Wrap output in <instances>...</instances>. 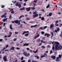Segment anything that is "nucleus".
Listing matches in <instances>:
<instances>
[{"label":"nucleus","instance_id":"f257e3e1","mask_svg":"<svg viewBox=\"0 0 62 62\" xmlns=\"http://www.w3.org/2000/svg\"><path fill=\"white\" fill-rule=\"evenodd\" d=\"M54 43L56 44L55 49L56 50H59V49H62V46L61 45H60L58 46L59 45V43L57 42H55Z\"/></svg>","mask_w":62,"mask_h":62},{"label":"nucleus","instance_id":"f03ea898","mask_svg":"<svg viewBox=\"0 0 62 62\" xmlns=\"http://www.w3.org/2000/svg\"><path fill=\"white\" fill-rule=\"evenodd\" d=\"M54 24H51L50 26V29H52V28H54Z\"/></svg>","mask_w":62,"mask_h":62},{"label":"nucleus","instance_id":"7ed1b4c3","mask_svg":"<svg viewBox=\"0 0 62 62\" xmlns=\"http://www.w3.org/2000/svg\"><path fill=\"white\" fill-rule=\"evenodd\" d=\"M3 59L4 62H6L7 60V56H4L3 57Z\"/></svg>","mask_w":62,"mask_h":62},{"label":"nucleus","instance_id":"20e7f679","mask_svg":"<svg viewBox=\"0 0 62 62\" xmlns=\"http://www.w3.org/2000/svg\"><path fill=\"white\" fill-rule=\"evenodd\" d=\"M39 16V14H36L33 15V18H36Z\"/></svg>","mask_w":62,"mask_h":62},{"label":"nucleus","instance_id":"39448f33","mask_svg":"<svg viewBox=\"0 0 62 62\" xmlns=\"http://www.w3.org/2000/svg\"><path fill=\"white\" fill-rule=\"evenodd\" d=\"M40 42L41 43H44V44H46V42H47V41H44L43 40H41Z\"/></svg>","mask_w":62,"mask_h":62},{"label":"nucleus","instance_id":"423d86ee","mask_svg":"<svg viewBox=\"0 0 62 62\" xmlns=\"http://www.w3.org/2000/svg\"><path fill=\"white\" fill-rule=\"evenodd\" d=\"M29 45V43H25L23 45V46H27Z\"/></svg>","mask_w":62,"mask_h":62},{"label":"nucleus","instance_id":"0eeeda50","mask_svg":"<svg viewBox=\"0 0 62 62\" xmlns=\"http://www.w3.org/2000/svg\"><path fill=\"white\" fill-rule=\"evenodd\" d=\"M40 36V35L39 34H38L36 36H35L34 37V39H36V38H39V36Z\"/></svg>","mask_w":62,"mask_h":62},{"label":"nucleus","instance_id":"6e6552de","mask_svg":"<svg viewBox=\"0 0 62 62\" xmlns=\"http://www.w3.org/2000/svg\"><path fill=\"white\" fill-rule=\"evenodd\" d=\"M30 7H29V8H26V10L27 11H29L30 10Z\"/></svg>","mask_w":62,"mask_h":62},{"label":"nucleus","instance_id":"1a4fd4ad","mask_svg":"<svg viewBox=\"0 0 62 62\" xmlns=\"http://www.w3.org/2000/svg\"><path fill=\"white\" fill-rule=\"evenodd\" d=\"M27 53V52H26V51H24L23 53V55H24V56H25L26 55Z\"/></svg>","mask_w":62,"mask_h":62},{"label":"nucleus","instance_id":"9d476101","mask_svg":"<svg viewBox=\"0 0 62 62\" xmlns=\"http://www.w3.org/2000/svg\"><path fill=\"white\" fill-rule=\"evenodd\" d=\"M51 58H52L53 60H54V59H55V58H56V57L55 56H51Z\"/></svg>","mask_w":62,"mask_h":62},{"label":"nucleus","instance_id":"9b49d317","mask_svg":"<svg viewBox=\"0 0 62 62\" xmlns=\"http://www.w3.org/2000/svg\"><path fill=\"white\" fill-rule=\"evenodd\" d=\"M14 22L15 23H19V21L18 20H15L14 21Z\"/></svg>","mask_w":62,"mask_h":62},{"label":"nucleus","instance_id":"f8f14e48","mask_svg":"<svg viewBox=\"0 0 62 62\" xmlns=\"http://www.w3.org/2000/svg\"><path fill=\"white\" fill-rule=\"evenodd\" d=\"M29 32L28 31H24L23 33L22 34V35H24L25 33H29Z\"/></svg>","mask_w":62,"mask_h":62},{"label":"nucleus","instance_id":"ddd939ff","mask_svg":"<svg viewBox=\"0 0 62 62\" xmlns=\"http://www.w3.org/2000/svg\"><path fill=\"white\" fill-rule=\"evenodd\" d=\"M14 47H12L10 49V51L11 50H13V51H14Z\"/></svg>","mask_w":62,"mask_h":62},{"label":"nucleus","instance_id":"4468645a","mask_svg":"<svg viewBox=\"0 0 62 62\" xmlns=\"http://www.w3.org/2000/svg\"><path fill=\"white\" fill-rule=\"evenodd\" d=\"M26 55V57H28V56H30V54L29 53H27V54Z\"/></svg>","mask_w":62,"mask_h":62},{"label":"nucleus","instance_id":"2eb2a0df","mask_svg":"<svg viewBox=\"0 0 62 62\" xmlns=\"http://www.w3.org/2000/svg\"><path fill=\"white\" fill-rule=\"evenodd\" d=\"M18 6V7L19 8H21L22 6V5H21V3H19Z\"/></svg>","mask_w":62,"mask_h":62},{"label":"nucleus","instance_id":"dca6fc26","mask_svg":"<svg viewBox=\"0 0 62 62\" xmlns=\"http://www.w3.org/2000/svg\"><path fill=\"white\" fill-rule=\"evenodd\" d=\"M37 25H35L34 26H31V28H33V27H37Z\"/></svg>","mask_w":62,"mask_h":62},{"label":"nucleus","instance_id":"f3484780","mask_svg":"<svg viewBox=\"0 0 62 62\" xmlns=\"http://www.w3.org/2000/svg\"><path fill=\"white\" fill-rule=\"evenodd\" d=\"M24 9H25V8L24 7H23L22 8H21L20 9V10H24Z\"/></svg>","mask_w":62,"mask_h":62},{"label":"nucleus","instance_id":"a211bd4d","mask_svg":"<svg viewBox=\"0 0 62 62\" xmlns=\"http://www.w3.org/2000/svg\"><path fill=\"white\" fill-rule=\"evenodd\" d=\"M7 19H8V18H7L4 19L3 20V22H6V20H7Z\"/></svg>","mask_w":62,"mask_h":62},{"label":"nucleus","instance_id":"6ab92c4d","mask_svg":"<svg viewBox=\"0 0 62 62\" xmlns=\"http://www.w3.org/2000/svg\"><path fill=\"white\" fill-rule=\"evenodd\" d=\"M44 57H46V56H47V54L46 53H44V55H43Z\"/></svg>","mask_w":62,"mask_h":62},{"label":"nucleus","instance_id":"aec40b11","mask_svg":"<svg viewBox=\"0 0 62 62\" xmlns=\"http://www.w3.org/2000/svg\"><path fill=\"white\" fill-rule=\"evenodd\" d=\"M41 48H42V49H45V47L44 46H41Z\"/></svg>","mask_w":62,"mask_h":62},{"label":"nucleus","instance_id":"412c9836","mask_svg":"<svg viewBox=\"0 0 62 62\" xmlns=\"http://www.w3.org/2000/svg\"><path fill=\"white\" fill-rule=\"evenodd\" d=\"M41 20H42V21H43V20H44V17H42L41 18Z\"/></svg>","mask_w":62,"mask_h":62},{"label":"nucleus","instance_id":"4be33fe9","mask_svg":"<svg viewBox=\"0 0 62 62\" xmlns=\"http://www.w3.org/2000/svg\"><path fill=\"white\" fill-rule=\"evenodd\" d=\"M10 29H12V24H11L10 26Z\"/></svg>","mask_w":62,"mask_h":62},{"label":"nucleus","instance_id":"5701e85b","mask_svg":"<svg viewBox=\"0 0 62 62\" xmlns=\"http://www.w3.org/2000/svg\"><path fill=\"white\" fill-rule=\"evenodd\" d=\"M22 17H24V16L22 15L19 18V19H20Z\"/></svg>","mask_w":62,"mask_h":62},{"label":"nucleus","instance_id":"b1692460","mask_svg":"<svg viewBox=\"0 0 62 62\" xmlns=\"http://www.w3.org/2000/svg\"><path fill=\"white\" fill-rule=\"evenodd\" d=\"M29 35V34L28 33H27L25 34V37H27Z\"/></svg>","mask_w":62,"mask_h":62},{"label":"nucleus","instance_id":"393cba45","mask_svg":"<svg viewBox=\"0 0 62 62\" xmlns=\"http://www.w3.org/2000/svg\"><path fill=\"white\" fill-rule=\"evenodd\" d=\"M52 15V13L51 12L49 14V16H51Z\"/></svg>","mask_w":62,"mask_h":62},{"label":"nucleus","instance_id":"a878e982","mask_svg":"<svg viewBox=\"0 0 62 62\" xmlns=\"http://www.w3.org/2000/svg\"><path fill=\"white\" fill-rule=\"evenodd\" d=\"M9 19H12V17H11V15H10Z\"/></svg>","mask_w":62,"mask_h":62},{"label":"nucleus","instance_id":"bb28decb","mask_svg":"<svg viewBox=\"0 0 62 62\" xmlns=\"http://www.w3.org/2000/svg\"><path fill=\"white\" fill-rule=\"evenodd\" d=\"M41 33L42 34V35H44V33H45V32H44V31H42L41 32Z\"/></svg>","mask_w":62,"mask_h":62},{"label":"nucleus","instance_id":"cd10ccee","mask_svg":"<svg viewBox=\"0 0 62 62\" xmlns=\"http://www.w3.org/2000/svg\"><path fill=\"white\" fill-rule=\"evenodd\" d=\"M19 5V2H17L16 3V6H18V5Z\"/></svg>","mask_w":62,"mask_h":62},{"label":"nucleus","instance_id":"c85d7f7f","mask_svg":"<svg viewBox=\"0 0 62 62\" xmlns=\"http://www.w3.org/2000/svg\"><path fill=\"white\" fill-rule=\"evenodd\" d=\"M50 36V34L47 33V37L49 38V37Z\"/></svg>","mask_w":62,"mask_h":62},{"label":"nucleus","instance_id":"c756f323","mask_svg":"<svg viewBox=\"0 0 62 62\" xmlns=\"http://www.w3.org/2000/svg\"><path fill=\"white\" fill-rule=\"evenodd\" d=\"M29 51L30 53H33V50H30Z\"/></svg>","mask_w":62,"mask_h":62},{"label":"nucleus","instance_id":"7c9ffc66","mask_svg":"<svg viewBox=\"0 0 62 62\" xmlns=\"http://www.w3.org/2000/svg\"><path fill=\"white\" fill-rule=\"evenodd\" d=\"M49 6H50V5L48 4V5L46 7V8H49Z\"/></svg>","mask_w":62,"mask_h":62},{"label":"nucleus","instance_id":"2f4dec72","mask_svg":"<svg viewBox=\"0 0 62 62\" xmlns=\"http://www.w3.org/2000/svg\"><path fill=\"white\" fill-rule=\"evenodd\" d=\"M5 16V15H3L1 16V18H3V17H4Z\"/></svg>","mask_w":62,"mask_h":62},{"label":"nucleus","instance_id":"473e14b6","mask_svg":"<svg viewBox=\"0 0 62 62\" xmlns=\"http://www.w3.org/2000/svg\"><path fill=\"white\" fill-rule=\"evenodd\" d=\"M38 49H37L36 51L34 52V54H36L38 52Z\"/></svg>","mask_w":62,"mask_h":62},{"label":"nucleus","instance_id":"72a5a7b5","mask_svg":"<svg viewBox=\"0 0 62 62\" xmlns=\"http://www.w3.org/2000/svg\"><path fill=\"white\" fill-rule=\"evenodd\" d=\"M11 13H13V14H14V11H12L11 12Z\"/></svg>","mask_w":62,"mask_h":62},{"label":"nucleus","instance_id":"f704fd0d","mask_svg":"<svg viewBox=\"0 0 62 62\" xmlns=\"http://www.w3.org/2000/svg\"><path fill=\"white\" fill-rule=\"evenodd\" d=\"M57 31H59V30H60V29H59V28H57Z\"/></svg>","mask_w":62,"mask_h":62},{"label":"nucleus","instance_id":"c9c22d12","mask_svg":"<svg viewBox=\"0 0 62 62\" xmlns=\"http://www.w3.org/2000/svg\"><path fill=\"white\" fill-rule=\"evenodd\" d=\"M53 53V51L52 50H51L50 51L49 54H51Z\"/></svg>","mask_w":62,"mask_h":62},{"label":"nucleus","instance_id":"e433bc0d","mask_svg":"<svg viewBox=\"0 0 62 62\" xmlns=\"http://www.w3.org/2000/svg\"><path fill=\"white\" fill-rule=\"evenodd\" d=\"M55 25H56L57 26H58V25H59V24H57V23H55Z\"/></svg>","mask_w":62,"mask_h":62},{"label":"nucleus","instance_id":"4c0bfd02","mask_svg":"<svg viewBox=\"0 0 62 62\" xmlns=\"http://www.w3.org/2000/svg\"><path fill=\"white\" fill-rule=\"evenodd\" d=\"M59 58H61V54H59Z\"/></svg>","mask_w":62,"mask_h":62},{"label":"nucleus","instance_id":"58836bf2","mask_svg":"<svg viewBox=\"0 0 62 62\" xmlns=\"http://www.w3.org/2000/svg\"><path fill=\"white\" fill-rule=\"evenodd\" d=\"M32 9H33V10H34V9H35V7H32Z\"/></svg>","mask_w":62,"mask_h":62},{"label":"nucleus","instance_id":"ea45409f","mask_svg":"<svg viewBox=\"0 0 62 62\" xmlns=\"http://www.w3.org/2000/svg\"><path fill=\"white\" fill-rule=\"evenodd\" d=\"M23 56H22L21 57V60H23Z\"/></svg>","mask_w":62,"mask_h":62},{"label":"nucleus","instance_id":"a19ab883","mask_svg":"<svg viewBox=\"0 0 62 62\" xmlns=\"http://www.w3.org/2000/svg\"><path fill=\"white\" fill-rule=\"evenodd\" d=\"M47 27V26H45L44 27V29H46Z\"/></svg>","mask_w":62,"mask_h":62},{"label":"nucleus","instance_id":"79ce46f5","mask_svg":"<svg viewBox=\"0 0 62 62\" xmlns=\"http://www.w3.org/2000/svg\"><path fill=\"white\" fill-rule=\"evenodd\" d=\"M32 62H38L37 61H35V60H32Z\"/></svg>","mask_w":62,"mask_h":62},{"label":"nucleus","instance_id":"37998d69","mask_svg":"<svg viewBox=\"0 0 62 62\" xmlns=\"http://www.w3.org/2000/svg\"><path fill=\"white\" fill-rule=\"evenodd\" d=\"M60 61V60L58 59H56V61L57 62H58Z\"/></svg>","mask_w":62,"mask_h":62},{"label":"nucleus","instance_id":"c03bdc74","mask_svg":"<svg viewBox=\"0 0 62 62\" xmlns=\"http://www.w3.org/2000/svg\"><path fill=\"white\" fill-rule=\"evenodd\" d=\"M22 23H23L24 24H26V23L24 21L22 22Z\"/></svg>","mask_w":62,"mask_h":62},{"label":"nucleus","instance_id":"a18cd8bd","mask_svg":"<svg viewBox=\"0 0 62 62\" xmlns=\"http://www.w3.org/2000/svg\"><path fill=\"white\" fill-rule=\"evenodd\" d=\"M11 35H10V34H9V35H8L7 37H8V38H9V37H10V36H11Z\"/></svg>","mask_w":62,"mask_h":62},{"label":"nucleus","instance_id":"49530a36","mask_svg":"<svg viewBox=\"0 0 62 62\" xmlns=\"http://www.w3.org/2000/svg\"><path fill=\"white\" fill-rule=\"evenodd\" d=\"M1 8H4L5 7V6L4 5H2L1 6Z\"/></svg>","mask_w":62,"mask_h":62},{"label":"nucleus","instance_id":"de8ad7c7","mask_svg":"<svg viewBox=\"0 0 62 62\" xmlns=\"http://www.w3.org/2000/svg\"><path fill=\"white\" fill-rule=\"evenodd\" d=\"M21 25L22 26H21ZM20 26H21L19 27L20 28H21V27H23V24H21V25H20Z\"/></svg>","mask_w":62,"mask_h":62},{"label":"nucleus","instance_id":"09e8293b","mask_svg":"<svg viewBox=\"0 0 62 62\" xmlns=\"http://www.w3.org/2000/svg\"><path fill=\"white\" fill-rule=\"evenodd\" d=\"M9 34H10V35H12V32H9Z\"/></svg>","mask_w":62,"mask_h":62},{"label":"nucleus","instance_id":"8fccbe9b","mask_svg":"<svg viewBox=\"0 0 62 62\" xmlns=\"http://www.w3.org/2000/svg\"><path fill=\"white\" fill-rule=\"evenodd\" d=\"M13 9H14L13 8H11V10H10V11H12V10H13Z\"/></svg>","mask_w":62,"mask_h":62},{"label":"nucleus","instance_id":"3c124183","mask_svg":"<svg viewBox=\"0 0 62 62\" xmlns=\"http://www.w3.org/2000/svg\"><path fill=\"white\" fill-rule=\"evenodd\" d=\"M3 40V39H0V42L2 41Z\"/></svg>","mask_w":62,"mask_h":62},{"label":"nucleus","instance_id":"603ef678","mask_svg":"<svg viewBox=\"0 0 62 62\" xmlns=\"http://www.w3.org/2000/svg\"><path fill=\"white\" fill-rule=\"evenodd\" d=\"M8 45H6V48H8Z\"/></svg>","mask_w":62,"mask_h":62},{"label":"nucleus","instance_id":"864d4df0","mask_svg":"<svg viewBox=\"0 0 62 62\" xmlns=\"http://www.w3.org/2000/svg\"><path fill=\"white\" fill-rule=\"evenodd\" d=\"M26 50H30V49H29V48L27 47L26 48Z\"/></svg>","mask_w":62,"mask_h":62},{"label":"nucleus","instance_id":"5fc2aeb1","mask_svg":"<svg viewBox=\"0 0 62 62\" xmlns=\"http://www.w3.org/2000/svg\"><path fill=\"white\" fill-rule=\"evenodd\" d=\"M5 49H6V47H4V48L2 50V51H4Z\"/></svg>","mask_w":62,"mask_h":62},{"label":"nucleus","instance_id":"6e6d98bb","mask_svg":"<svg viewBox=\"0 0 62 62\" xmlns=\"http://www.w3.org/2000/svg\"><path fill=\"white\" fill-rule=\"evenodd\" d=\"M54 50V46H53L52 50Z\"/></svg>","mask_w":62,"mask_h":62},{"label":"nucleus","instance_id":"4d7b16f0","mask_svg":"<svg viewBox=\"0 0 62 62\" xmlns=\"http://www.w3.org/2000/svg\"><path fill=\"white\" fill-rule=\"evenodd\" d=\"M31 60L30 59V60H29L28 61V62H31Z\"/></svg>","mask_w":62,"mask_h":62},{"label":"nucleus","instance_id":"13d9d810","mask_svg":"<svg viewBox=\"0 0 62 62\" xmlns=\"http://www.w3.org/2000/svg\"><path fill=\"white\" fill-rule=\"evenodd\" d=\"M47 34H48V33H46L45 34V36H46L47 35Z\"/></svg>","mask_w":62,"mask_h":62},{"label":"nucleus","instance_id":"bf43d9fd","mask_svg":"<svg viewBox=\"0 0 62 62\" xmlns=\"http://www.w3.org/2000/svg\"><path fill=\"white\" fill-rule=\"evenodd\" d=\"M36 58L37 59H39V57L38 56H37V57H36Z\"/></svg>","mask_w":62,"mask_h":62},{"label":"nucleus","instance_id":"052dcab7","mask_svg":"<svg viewBox=\"0 0 62 62\" xmlns=\"http://www.w3.org/2000/svg\"><path fill=\"white\" fill-rule=\"evenodd\" d=\"M30 19V18H26V20H29Z\"/></svg>","mask_w":62,"mask_h":62},{"label":"nucleus","instance_id":"680f3d73","mask_svg":"<svg viewBox=\"0 0 62 62\" xmlns=\"http://www.w3.org/2000/svg\"><path fill=\"white\" fill-rule=\"evenodd\" d=\"M16 39H17V38H15L14 40V41H16Z\"/></svg>","mask_w":62,"mask_h":62},{"label":"nucleus","instance_id":"e2e57ef3","mask_svg":"<svg viewBox=\"0 0 62 62\" xmlns=\"http://www.w3.org/2000/svg\"><path fill=\"white\" fill-rule=\"evenodd\" d=\"M36 12H37L36 11H35V12H34L33 13V14H36L37 13H36Z\"/></svg>","mask_w":62,"mask_h":62},{"label":"nucleus","instance_id":"0e129e2a","mask_svg":"<svg viewBox=\"0 0 62 62\" xmlns=\"http://www.w3.org/2000/svg\"><path fill=\"white\" fill-rule=\"evenodd\" d=\"M41 45H42V43H40L39 44V46H41Z\"/></svg>","mask_w":62,"mask_h":62},{"label":"nucleus","instance_id":"69168bd1","mask_svg":"<svg viewBox=\"0 0 62 62\" xmlns=\"http://www.w3.org/2000/svg\"><path fill=\"white\" fill-rule=\"evenodd\" d=\"M44 57V56H43V55H42L41 56V58H43V57Z\"/></svg>","mask_w":62,"mask_h":62},{"label":"nucleus","instance_id":"338daca9","mask_svg":"<svg viewBox=\"0 0 62 62\" xmlns=\"http://www.w3.org/2000/svg\"><path fill=\"white\" fill-rule=\"evenodd\" d=\"M40 29H41L42 30H43V27H40Z\"/></svg>","mask_w":62,"mask_h":62},{"label":"nucleus","instance_id":"774afa93","mask_svg":"<svg viewBox=\"0 0 62 62\" xmlns=\"http://www.w3.org/2000/svg\"><path fill=\"white\" fill-rule=\"evenodd\" d=\"M25 60H23L22 61H21V62H25Z\"/></svg>","mask_w":62,"mask_h":62}]
</instances>
